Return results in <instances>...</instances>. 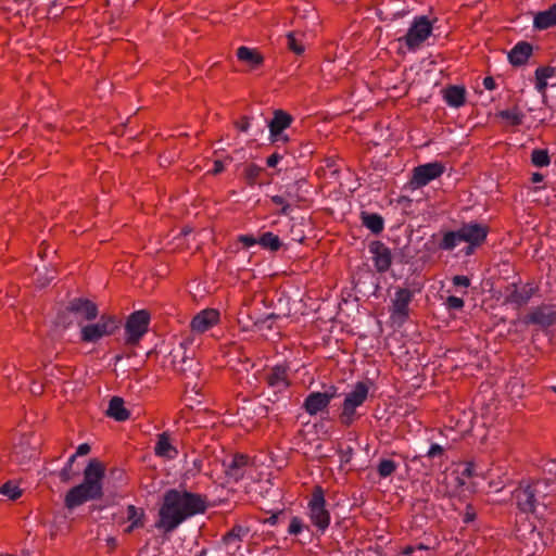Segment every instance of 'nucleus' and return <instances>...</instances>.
I'll return each mask as SVG.
<instances>
[{"instance_id": "nucleus-13", "label": "nucleus", "mask_w": 556, "mask_h": 556, "mask_svg": "<svg viewBox=\"0 0 556 556\" xmlns=\"http://www.w3.org/2000/svg\"><path fill=\"white\" fill-rule=\"evenodd\" d=\"M225 468L226 476L237 482L247 476H251L254 464L247 455L237 454L229 463L225 464Z\"/></svg>"}, {"instance_id": "nucleus-4", "label": "nucleus", "mask_w": 556, "mask_h": 556, "mask_svg": "<svg viewBox=\"0 0 556 556\" xmlns=\"http://www.w3.org/2000/svg\"><path fill=\"white\" fill-rule=\"evenodd\" d=\"M433 24L428 16H415L406 35L399 38V41L404 42L409 51H416L431 36Z\"/></svg>"}, {"instance_id": "nucleus-51", "label": "nucleus", "mask_w": 556, "mask_h": 556, "mask_svg": "<svg viewBox=\"0 0 556 556\" xmlns=\"http://www.w3.org/2000/svg\"><path fill=\"white\" fill-rule=\"evenodd\" d=\"M224 170V164L222 161H215L212 169L213 174H219Z\"/></svg>"}, {"instance_id": "nucleus-11", "label": "nucleus", "mask_w": 556, "mask_h": 556, "mask_svg": "<svg viewBox=\"0 0 556 556\" xmlns=\"http://www.w3.org/2000/svg\"><path fill=\"white\" fill-rule=\"evenodd\" d=\"M459 232L463 242L469 244L466 249V254L470 255L475 248L480 247L485 241L489 227L478 223H468L459 228Z\"/></svg>"}, {"instance_id": "nucleus-35", "label": "nucleus", "mask_w": 556, "mask_h": 556, "mask_svg": "<svg viewBox=\"0 0 556 556\" xmlns=\"http://www.w3.org/2000/svg\"><path fill=\"white\" fill-rule=\"evenodd\" d=\"M0 494L14 501L22 495V490L15 482L8 481L0 486Z\"/></svg>"}, {"instance_id": "nucleus-42", "label": "nucleus", "mask_w": 556, "mask_h": 556, "mask_svg": "<svg viewBox=\"0 0 556 556\" xmlns=\"http://www.w3.org/2000/svg\"><path fill=\"white\" fill-rule=\"evenodd\" d=\"M269 140L271 143H281L286 144L289 142L290 138L288 135H286L283 131L279 132V135H270L269 134Z\"/></svg>"}, {"instance_id": "nucleus-3", "label": "nucleus", "mask_w": 556, "mask_h": 556, "mask_svg": "<svg viewBox=\"0 0 556 556\" xmlns=\"http://www.w3.org/2000/svg\"><path fill=\"white\" fill-rule=\"evenodd\" d=\"M104 465L97 458L89 460L84 470V480L80 484L68 490L64 498V505L74 509L86 502L99 500L103 495Z\"/></svg>"}, {"instance_id": "nucleus-44", "label": "nucleus", "mask_w": 556, "mask_h": 556, "mask_svg": "<svg viewBox=\"0 0 556 556\" xmlns=\"http://www.w3.org/2000/svg\"><path fill=\"white\" fill-rule=\"evenodd\" d=\"M250 118L248 116H243L241 117L237 123H236V127L238 130L242 131V132H247L250 128Z\"/></svg>"}, {"instance_id": "nucleus-58", "label": "nucleus", "mask_w": 556, "mask_h": 556, "mask_svg": "<svg viewBox=\"0 0 556 556\" xmlns=\"http://www.w3.org/2000/svg\"><path fill=\"white\" fill-rule=\"evenodd\" d=\"M551 390L556 394V387H552Z\"/></svg>"}, {"instance_id": "nucleus-8", "label": "nucleus", "mask_w": 556, "mask_h": 556, "mask_svg": "<svg viewBox=\"0 0 556 556\" xmlns=\"http://www.w3.org/2000/svg\"><path fill=\"white\" fill-rule=\"evenodd\" d=\"M150 324V314L147 311H137L132 313L126 323V343L130 345L137 344L147 333Z\"/></svg>"}, {"instance_id": "nucleus-32", "label": "nucleus", "mask_w": 556, "mask_h": 556, "mask_svg": "<svg viewBox=\"0 0 556 556\" xmlns=\"http://www.w3.org/2000/svg\"><path fill=\"white\" fill-rule=\"evenodd\" d=\"M463 242L460 238L459 229L456 231H447L443 235L441 242L439 243L440 249L442 250H453L456 245Z\"/></svg>"}, {"instance_id": "nucleus-38", "label": "nucleus", "mask_w": 556, "mask_h": 556, "mask_svg": "<svg viewBox=\"0 0 556 556\" xmlns=\"http://www.w3.org/2000/svg\"><path fill=\"white\" fill-rule=\"evenodd\" d=\"M445 304L448 309H462L464 307L465 303H464L463 299L455 296V295H450L446 299Z\"/></svg>"}, {"instance_id": "nucleus-40", "label": "nucleus", "mask_w": 556, "mask_h": 556, "mask_svg": "<svg viewBox=\"0 0 556 556\" xmlns=\"http://www.w3.org/2000/svg\"><path fill=\"white\" fill-rule=\"evenodd\" d=\"M271 201L274 204L281 206V214H283V215L288 214L290 205L286 202L283 197L274 195V197H271Z\"/></svg>"}, {"instance_id": "nucleus-41", "label": "nucleus", "mask_w": 556, "mask_h": 556, "mask_svg": "<svg viewBox=\"0 0 556 556\" xmlns=\"http://www.w3.org/2000/svg\"><path fill=\"white\" fill-rule=\"evenodd\" d=\"M238 241L241 242L245 248H251L258 243V239H256L252 235H240L238 237Z\"/></svg>"}, {"instance_id": "nucleus-34", "label": "nucleus", "mask_w": 556, "mask_h": 556, "mask_svg": "<svg viewBox=\"0 0 556 556\" xmlns=\"http://www.w3.org/2000/svg\"><path fill=\"white\" fill-rule=\"evenodd\" d=\"M531 162L534 166L544 167L549 165L551 159L547 150L545 149H535L531 153Z\"/></svg>"}, {"instance_id": "nucleus-33", "label": "nucleus", "mask_w": 556, "mask_h": 556, "mask_svg": "<svg viewBox=\"0 0 556 556\" xmlns=\"http://www.w3.org/2000/svg\"><path fill=\"white\" fill-rule=\"evenodd\" d=\"M258 244L270 251H278L281 247L279 237L270 231L263 233L258 239Z\"/></svg>"}, {"instance_id": "nucleus-47", "label": "nucleus", "mask_w": 556, "mask_h": 556, "mask_svg": "<svg viewBox=\"0 0 556 556\" xmlns=\"http://www.w3.org/2000/svg\"><path fill=\"white\" fill-rule=\"evenodd\" d=\"M282 159V155L279 153H273L266 160V164L268 167H275Z\"/></svg>"}, {"instance_id": "nucleus-54", "label": "nucleus", "mask_w": 556, "mask_h": 556, "mask_svg": "<svg viewBox=\"0 0 556 556\" xmlns=\"http://www.w3.org/2000/svg\"><path fill=\"white\" fill-rule=\"evenodd\" d=\"M416 551L415 546L408 545L402 549L403 555H410Z\"/></svg>"}, {"instance_id": "nucleus-39", "label": "nucleus", "mask_w": 556, "mask_h": 556, "mask_svg": "<svg viewBox=\"0 0 556 556\" xmlns=\"http://www.w3.org/2000/svg\"><path fill=\"white\" fill-rule=\"evenodd\" d=\"M303 530V522L299 517H293L289 525V533L290 534H299Z\"/></svg>"}, {"instance_id": "nucleus-9", "label": "nucleus", "mask_w": 556, "mask_h": 556, "mask_svg": "<svg viewBox=\"0 0 556 556\" xmlns=\"http://www.w3.org/2000/svg\"><path fill=\"white\" fill-rule=\"evenodd\" d=\"M413 296V292L407 288L395 291L390 306V318L393 323L403 324L408 318Z\"/></svg>"}, {"instance_id": "nucleus-50", "label": "nucleus", "mask_w": 556, "mask_h": 556, "mask_svg": "<svg viewBox=\"0 0 556 556\" xmlns=\"http://www.w3.org/2000/svg\"><path fill=\"white\" fill-rule=\"evenodd\" d=\"M475 518H476V514H475V511L472 510L471 506H469V505H468V506H467V510H466L465 516H464V521H465L466 523H468V522L473 521V520H475Z\"/></svg>"}, {"instance_id": "nucleus-18", "label": "nucleus", "mask_w": 556, "mask_h": 556, "mask_svg": "<svg viewBox=\"0 0 556 556\" xmlns=\"http://www.w3.org/2000/svg\"><path fill=\"white\" fill-rule=\"evenodd\" d=\"M266 383L275 392H282L289 387L288 370L283 365L273 367L266 374Z\"/></svg>"}, {"instance_id": "nucleus-12", "label": "nucleus", "mask_w": 556, "mask_h": 556, "mask_svg": "<svg viewBox=\"0 0 556 556\" xmlns=\"http://www.w3.org/2000/svg\"><path fill=\"white\" fill-rule=\"evenodd\" d=\"M337 388L330 386L325 392H312L304 401V408L307 414L314 416L327 409L331 400L337 396Z\"/></svg>"}, {"instance_id": "nucleus-10", "label": "nucleus", "mask_w": 556, "mask_h": 556, "mask_svg": "<svg viewBox=\"0 0 556 556\" xmlns=\"http://www.w3.org/2000/svg\"><path fill=\"white\" fill-rule=\"evenodd\" d=\"M444 172L445 166L441 162L419 165L413 169L409 184L414 189L425 187L432 180L439 178Z\"/></svg>"}, {"instance_id": "nucleus-55", "label": "nucleus", "mask_w": 556, "mask_h": 556, "mask_svg": "<svg viewBox=\"0 0 556 556\" xmlns=\"http://www.w3.org/2000/svg\"><path fill=\"white\" fill-rule=\"evenodd\" d=\"M547 470L549 473L556 475V462L549 463V468Z\"/></svg>"}, {"instance_id": "nucleus-56", "label": "nucleus", "mask_w": 556, "mask_h": 556, "mask_svg": "<svg viewBox=\"0 0 556 556\" xmlns=\"http://www.w3.org/2000/svg\"><path fill=\"white\" fill-rule=\"evenodd\" d=\"M415 548H416V551L417 549L421 551V549H428L429 547L427 545L420 543V544L416 545Z\"/></svg>"}, {"instance_id": "nucleus-16", "label": "nucleus", "mask_w": 556, "mask_h": 556, "mask_svg": "<svg viewBox=\"0 0 556 556\" xmlns=\"http://www.w3.org/2000/svg\"><path fill=\"white\" fill-rule=\"evenodd\" d=\"M220 314L215 308H205L199 312L190 323V328L195 333H204L219 323Z\"/></svg>"}, {"instance_id": "nucleus-53", "label": "nucleus", "mask_w": 556, "mask_h": 556, "mask_svg": "<svg viewBox=\"0 0 556 556\" xmlns=\"http://www.w3.org/2000/svg\"><path fill=\"white\" fill-rule=\"evenodd\" d=\"M542 180H543V175H541L540 173H533L532 174L531 181L533 184L541 182Z\"/></svg>"}, {"instance_id": "nucleus-31", "label": "nucleus", "mask_w": 556, "mask_h": 556, "mask_svg": "<svg viewBox=\"0 0 556 556\" xmlns=\"http://www.w3.org/2000/svg\"><path fill=\"white\" fill-rule=\"evenodd\" d=\"M555 70L553 67H539L535 71V89L544 93L547 88V79L553 77Z\"/></svg>"}, {"instance_id": "nucleus-14", "label": "nucleus", "mask_w": 556, "mask_h": 556, "mask_svg": "<svg viewBox=\"0 0 556 556\" xmlns=\"http://www.w3.org/2000/svg\"><path fill=\"white\" fill-rule=\"evenodd\" d=\"M66 309L68 313L74 315L79 325L84 321H91L98 316L97 305L86 299H74L70 302Z\"/></svg>"}, {"instance_id": "nucleus-17", "label": "nucleus", "mask_w": 556, "mask_h": 556, "mask_svg": "<svg viewBox=\"0 0 556 556\" xmlns=\"http://www.w3.org/2000/svg\"><path fill=\"white\" fill-rule=\"evenodd\" d=\"M369 253L378 273H386L392 264L391 250L381 241H374L369 244Z\"/></svg>"}, {"instance_id": "nucleus-19", "label": "nucleus", "mask_w": 556, "mask_h": 556, "mask_svg": "<svg viewBox=\"0 0 556 556\" xmlns=\"http://www.w3.org/2000/svg\"><path fill=\"white\" fill-rule=\"evenodd\" d=\"M154 453L159 457L173 459L178 455L177 448L173 445L170 437L167 432H163L157 435V440L154 446Z\"/></svg>"}, {"instance_id": "nucleus-23", "label": "nucleus", "mask_w": 556, "mask_h": 556, "mask_svg": "<svg viewBox=\"0 0 556 556\" xmlns=\"http://www.w3.org/2000/svg\"><path fill=\"white\" fill-rule=\"evenodd\" d=\"M532 54V46L529 42H518L508 53L509 62L513 65H523Z\"/></svg>"}, {"instance_id": "nucleus-5", "label": "nucleus", "mask_w": 556, "mask_h": 556, "mask_svg": "<svg viewBox=\"0 0 556 556\" xmlns=\"http://www.w3.org/2000/svg\"><path fill=\"white\" fill-rule=\"evenodd\" d=\"M369 389L365 382H357L353 390L349 392L342 404L340 421L344 426L352 425L356 419V409L367 400Z\"/></svg>"}, {"instance_id": "nucleus-26", "label": "nucleus", "mask_w": 556, "mask_h": 556, "mask_svg": "<svg viewBox=\"0 0 556 556\" xmlns=\"http://www.w3.org/2000/svg\"><path fill=\"white\" fill-rule=\"evenodd\" d=\"M108 415L117 421H125L130 417L129 412L125 407L124 400L118 396L111 399Z\"/></svg>"}, {"instance_id": "nucleus-7", "label": "nucleus", "mask_w": 556, "mask_h": 556, "mask_svg": "<svg viewBox=\"0 0 556 556\" xmlns=\"http://www.w3.org/2000/svg\"><path fill=\"white\" fill-rule=\"evenodd\" d=\"M117 329V320L109 315H102L97 323L81 327L80 339L84 342H97L111 336Z\"/></svg>"}, {"instance_id": "nucleus-36", "label": "nucleus", "mask_w": 556, "mask_h": 556, "mask_svg": "<svg viewBox=\"0 0 556 556\" xmlns=\"http://www.w3.org/2000/svg\"><path fill=\"white\" fill-rule=\"evenodd\" d=\"M397 465L392 459H381L378 464L377 471L380 478H388L395 472Z\"/></svg>"}, {"instance_id": "nucleus-29", "label": "nucleus", "mask_w": 556, "mask_h": 556, "mask_svg": "<svg viewBox=\"0 0 556 556\" xmlns=\"http://www.w3.org/2000/svg\"><path fill=\"white\" fill-rule=\"evenodd\" d=\"M304 34L300 31H291L287 35L288 48L298 55L305 51Z\"/></svg>"}, {"instance_id": "nucleus-25", "label": "nucleus", "mask_w": 556, "mask_h": 556, "mask_svg": "<svg viewBox=\"0 0 556 556\" xmlns=\"http://www.w3.org/2000/svg\"><path fill=\"white\" fill-rule=\"evenodd\" d=\"M292 116L282 110H277L274 113V117L270 121L268 128L270 135H279L285 131L292 124Z\"/></svg>"}, {"instance_id": "nucleus-6", "label": "nucleus", "mask_w": 556, "mask_h": 556, "mask_svg": "<svg viewBox=\"0 0 556 556\" xmlns=\"http://www.w3.org/2000/svg\"><path fill=\"white\" fill-rule=\"evenodd\" d=\"M308 516L312 523L321 532L330 525V514L326 509L325 492L319 485L315 486L312 492L308 502Z\"/></svg>"}, {"instance_id": "nucleus-28", "label": "nucleus", "mask_w": 556, "mask_h": 556, "mask_svg": "<svg viewBox=\"0 0 556 556\" xmlns=\"http://www.w3.org/2000/svg\"><path fill=\"white\" fill-rule=\"evenodd\" d=\"M497 116L503 119L507 126H519L525 119V114L517 106L500 111Z\"/></svg>"}, {"instance_id": "nucleus-37", "label": "nucleus", "mask_w": 556, "mask_h": 556, "mask_svg": "<svg viewBox=\"0 0 556 556\" xmlns=\"http://www.w3.org/2000/svg\"><path fill=\"white\" fill-rule=\"evenodd\" d=\"M75 459H76V455H72L67 459V463L65 464V466L60 470L59 477L62 482L67 483L73 479L74 473L72 472V467H73Z\"/></svg>"}, {"instance_id": "nucleus-30", "label": "nucleus", "mask_w": 556, "mask_h": 556, "mask_svg": "<svg viewBox=\"0 0 556 556\" xmlns=\"http://www.w3.org/2000/svg\"><path fill=\"white\" fill-rule=\"evenodd\" d=\"M362 222L374 233H380L383 230V218L379 214L363 213Z\"/></svg>"}, {"instance_id": "nucleus-52", "label": "nucleus", "mask_w": 556, "mask_h": 556, "mask_svg": "<svg viewBox=\"0 0 556 556\" xmlns=\"http://www.w3.org/2000/svg\"><path fill=\"white\" fill-rule=\"evenodd\" d=\"M472 471H473L472 464H467L465 469H464V471H463V476L471 477L472 476Z\"/></svg>"}, {"instance_id": "nucleus-57", "label": "nucleus", "mask_w": 556, "mask_h": 556, "mask_svg": "<svg viewBox=\"0 0 556 556\" xmlns=\"http://www.w3.org/2000/svg\"><path fill=\"white\" fill-rule=\"evenodd\" d=\"M108 543H109L112 547H114V546L116 545V540H115L114 538H109V539H108Z\"/></svg>"}, {"instance_id": "nucleus-20", "label": "nucleus", "mask_w": 556, "mask_h": 556, "mask_svg": "<svg viewBox=\"0 0 556 556\" xmlns=\"http://www.w3.org/2000/svg\"><path fill=\"white\" fill-rule=\"evenodd\" d=\"M533 27L539 30L556 27V4L538 12L533 17Z\"/></svg>"}, {"instance_id": "nucleus-45", "label": "nucleus", "mask_w": 556, "mask_h": 556, "mask_svg": "<svg viewBox=\"0 0 556 556\" xmlns=\"http://www.w3.org/2000/svg\"><path fill=\"white\" fill-rule=\"evenodd\" d=\"M444 450L441 445L434 443L430 446V448L427 452V456L430 458H433L435 456H441L443 454Z\"/></svg>"}, {"instance_id": "nucleus-2", "label": "nucleus", "mask_w": 556, "mask_h": 556, "mask_svg": "<svg viewBox=\"0 0 556 556\" xmlns=\"http://www.w3.org/2000/svg\"><path fill=\"white\" fill-rule=\"evenodd\" d=\"M513 500L520 513L544 517L554 510L556 501L555 478L521 482L513 492Z\"/></svg>"}, {"instance_id": "nucleus-22", "label": "nucleus", "mask_w": 556, "mask_h": 556, "mask_svg": "<svg viewBox=\"0 0 556 556\" xmlns=\"http://www.w3.org/2000/svg\"><path fill=\"white\" fill-rule=\"evenodd\" d=\"M126 518L129 525L124 529L125 533H131L136 529L144 527V510L135 505H128L126 508Z\"/></svg>"}, {"instance_id": "nucleus-49", "label": "nucleus", "mask_w": 556, "mask_h": 556, "mask_svg": "<svg viewBox=\"0 0 556 556\" xmlns=\"http://www.w3.org/2000/svg\"><path fill=\"white\" fill-rule=\"evenodd\" d=\"M89 452H90V446L87 443H83V444L78 445L74 455H76V457L84 456V455H87Z\"/></svg>"}, {"instance_id": "nucleus-24", "label": "nucleus", "mask_w": 556, "mask_h": 556, "mask_svg": "<svg viewBox=\"0 0 556 556\" xmlns=\"http://www.w3.org/2000/svg\"><path fill=\"white\" fill-rule=\"evenodd\" d=\"M237 58L240 62L245 63L251 70L260 67L264 62L262 54L257 50L244 46L238 48Z\"/></svg>"}, {"instance_id": "nucleus-1", "label": "nucleus", "mask_w": 556, "mask_h": 556, "mask_svg": "<svg viewBox=\"0 0 556 556\" xmlns=\"http://www.w3.org/2000/svg\"><path fill=\"white\" fill-rule=\"evenodd\" d=\"M205 508V500L200 494L168 490L164 494L155 526L164 532H172L188 518L204 513Z\"/></svg>"}, {"instance_id": "nucleus-15", "label": "nucleus", "mask_w": 556, "mask_h": 556, "mask_svg": "<svg viewBox=\"0 0 556 556\" xmlns=\"http://www.w3.org/2000/svg\"><path fill=\"white\" fill-rule=\"evenodd\" d=\"M555 321L556 311L554 306L546 304L534 307L523 318L526 325H538L544 328L552 326Z\"/></svg>"}, {"instance_id": "nucleus-27", "label": "nucleus", "mask_w": 556, "mask_h": 556, "mask_svg": "<svg viewBox=\"0 0 556 556\" xmlns=\"http://www.w3.org/2000/svg\"><path fill=\"white\" fill-rule=\"evenodd\" d=\"M531 298V292L526 288H518L517 286H513V289L505 298V303L514 304L516 306H521L526 304Z\"/></svg>"}, {"instance_id": "nucleus-46", "label": "nucleus", "mask_w": 556, "mask_h": 556, "mask_svg": "<svg viewBox=\"0 0 556 556\" xmlns=\"http://www.w3.org/2000/svg\"><path fill=\"white\" fill-rule=\"evenodd\" d=\"M453 285L457 287H465L467 288L470 285V280L466 276L457 275L453 278Z\"/></svg>"}, {"instance_id": "nucleus-21", "label": "nucleus", "mask_w": 556, "mask_h": 556, "mask_svg": "<svg viewBox=\"0 0 556 556\" xmlns=\"http://www.w3.org/2000/svg\"><path fill=\"white\" fill-rule=\"evenodd\" d=\"M443 99L448 106L462 108L466 103V89L463 86H450L443 90Z\"/></svg>"}, {"instance_id": "nucleus-43", "label": "nucleus", "mask_w": 556, "mask_h": 556, "mask_svg": "<svg viewBox=\"0 0 556 556\" xmlns=\"http://www.w3.org/2000/svg\"><path fill=\"white\" fill-rule=\"evenodd\" d=\"M261 173V168L255 164H250L245 168V175L249 179L254 180Z\"/></svg>"}, {"instance_id": "nucleus-48", "label": "nucleus", "mask_w": 556, "mask_h": 556, "mask_svg": "<svg viewBox=\"0 0 556 556\" xmlns=\"http://www.w3.org/2000/svg\"><path fill=\"white\" fill-rule=\"evenodd\" d=\"M483 86L486 90H495L496 89V83L493 77L486 76L483 78Z\"/></svg>"}]
</instances>
